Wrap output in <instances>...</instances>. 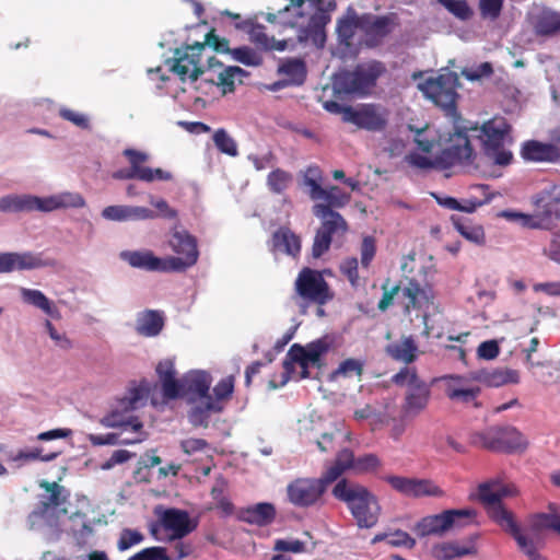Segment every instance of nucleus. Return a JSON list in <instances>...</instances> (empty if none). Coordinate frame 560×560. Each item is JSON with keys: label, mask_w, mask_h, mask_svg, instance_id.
<instances>
[{"label": "nucleus", "mask_w": 560, "mask_h": 560, "mask_svg": "<svg viewBox=\"0 0 560 560\" xmlns=\"http://www.w3.org/2000/svg\"><path fill=\"white\" fill-rule=\"evenodd\" d=\"M513 493L509 486H504L498 480L487 481L478 487L479 500L486 505L490 518L513 537L518 549L529 560H547L545 556L536 552L534 540L522 532L514 514L501 504L503 498Z\"/></svg>", "instance_id": "nucleus-1"}, {"label": "nucleus", "mask_w": 560, "mask_h": 560, "mask_svg": "<svg viewBox=\"0 0 560 560\" xmlns=\"http://www.w3.org/2000/svg\"><path fill=\"white\" fill-rule=\"evenodd\" d=\"M144 389L142 387H131L129 388L127 395L117 399V406L108 412L105 417L102 418L101 423L106 428H128L136 432L140 433L141 436L133 439H125L119 440L117 433H106V434H88L86 439L93 446L101 445H116V444H136L140 443L145 439V433L141 430L143 428L142 422L132 415H129L133 411L138 402L143 398Z\"/></svg>", "instance_id": "nucleus-2"}, {"label": "nucleus", "mask_w": 560, "mask_h": 560, "mask_svg": "<svg viewBox=\"0 0 560 560\" xmlns=\"http://www.w3.org/2000/svg\"><path fill=\"white\" fill-rule=\"evenodd\" d=\"M331 495L346 505L359 528H373L378 523L382 506L364 485L342 478L332 487Z\"/></svg>", "instance_id": "nucleus-3"}, {"label": "nucleus", "mask_w": 560, "mask_h": 560, "mask_svg": "<svg viewBox=\"0 0 560 560\" xmlns=\"http://www.w3.org/2000/svg\"><path fill=\"white\" fill-rule=\"evenodd\" d=\"M386 72L382 61L371 60L359 63L353 70H342L332 78V86L338 94L368 95L377 80Z\"/></svg>", "instance_id": "nucleus-4"}, {"label": "nucleus", "mask_w": 560, "mask_h": 560, "mask_svg": "<svg viewBox=\"0 0 560 560\" xmlns=\"http://www.w3.org/2000/svg\"><path fill=\"white\" fill-rule=\"evenodd\" d=\"M399 387H406L401 411L406 417H417L424 411L431 398V384L422 380L415 366H404L390 378Z\"/></svg>", "instance_id": "nucleus-5"}, {"label": "nucleus", "mask_w": 560, "mask_h": 560, "mask_svg": "<svg viewBox=\"0 0 560 560\" xmlns=\"http://www.w3.org/2000/svg\"><path fill=\"white\" fill-rule=\"evenodd\" d=\"M458 85L457 74L447 71L436 77L428 78L419 88L428 100L439 106L452 121L456 122L462 120L460 114L457 110L458 93L456 89Z\"/></svg>", "instance_id": "nucleus-6"}, {"label": "nucleus", "mask_w": 560, "mask_h": 560, "mask_svg": "<svg viewBox=\"0 0 560 560\" xmlns=\"http://www.w3.org/2000/svg\"><path fill=\"white\" fill-rule=\"evenodd\" d=\"M328 282L319 270L304 267L294 281L292 300L302 308V313L311 304L324 306L334 299Z\"/></svg>", "instance_id": "nucleus-7"}, {"label": "nucleus", "mask_w": 560, "mask_h": 560, "mask_svg": "<svg viewBox=\"0 0 560 560\" xmlns=\"http://www.w3.org/2000/svg\"><path fill=\"white\" fill-rule=\"evenodd\" d=\"M478 138L481 141L483 154L499 166L511 164L513 154L504 148V143L512 130L511 125L504 117H493L482 124Z\"/></svg>", "instance_id": "nucleus-8"}, {"label": "nucleus", "mask_w": 560, "mask_h": 560, "mask_svg": "<svg viewBox=\"0 0 560 560\" xmlns=\"http://www.w3.org/2000/svg\"><path fill=\"white\" fill-rule=\"evenodd\" d=\"M330 483L320 475L314 477H298L285 487L287 501L298 509L320 508Z\"/></svg>", "instance_id": "nucleus-9"}, {"label": "nucleus", "mask_w": 560, "mask_h": 560, "mask_svg": "<svg viewBox=\"0 0 560 560\" xmlns=\"http://www.w3.org/2000/svg\"><path fill=\"white\" fill-rule=\"evenodd\" d=\"M454 132L450 135L445 147L438 155V170H447L455 165L470 164L475 152L467 136V130H477V126H462L460 120L452 121Z\"/></svg>", "instance_id": "nucleus-10"}, {"label": "nucleus", "mask_w": 560, "mask_h": 560, "mask_svg": "<svg viewBox=\"0 0 560 560\" xmlns=\"http://www.w3.org/2000/svg\"><path fill=\"white\" fill-rule=\"evenodd\" d=\"M400 26L397 13L386 14L362 13L359 20V44L366 48H376Z\"/></svg>", "instance_id": "nucleus-11"}, {"label": "nucleus", "mask_w": 560, "mask_h": 560, "mask_svg": "<svg viewBox=\"0 0 560 560\" xmlns=\"http://www.w3.org/2000/svg\"><path fill=\"white\" fill-rule=\"evenodd\" d=\"M203 49L205 44H200L199 42L192 45H186L184 48L175 49L174 58L167 60L168 63H172L171 71L177 74L183 82L187 79L194 82L197 81L200 75L211 72L212 68L223 67L215 57H210L208 59V69L203 70L200 66V57Z\"/></svg>", "instance_id": "nucleus-12"}, {"label": "nucleus", "mask_w": 560, "mask_h": 560, "mask_svg": "<svg viewBox=\"0 0 560 560\" xmlns=\"http://www.w3.org/2000/svg\"><path fill=\"white\" fill-rule=\"evenodd\" d=\"M474 509L446 510L440 514L422 517L416 525V533L421 536L443 535L453 527H464L476 522Z\"/></svg>", "instance_id": "nucleus-13"}, {"label": "nucleus", "mask_w": 560, "mask_h": 560, "mask_svg": "<svg viewBox=\"0 0 560 560\" xmlns=\"http://www.w3.org/2000/svg\"><path fill=\"white\" fill-rule=\"evenodd\" d=\"M235 378L229 375L220 380L213 387V396L209 393L208 400L203 401V406H194L188 412L189 422L194 427L207 428L210 415L212 412H221L223 402L232 397L234 392Z\"/></svg>", "instance_id": "nucleus-14"}, {"label": "nucleus", "mask_w": 560, "mask_h": 560, "mask_svg": "<svg viewBox=\"0 0 560 560\" xmlns=\"http://www.w3.org/2000/svg\"><path fill=\"white\" fill-rule=\"evenodd\" d=\"M122 154L127 158L130 167L116 171L113 174L115 179H139L145 183L173 179L172 173L167 171L145 166L144 164L149 160V154L145 152L128 148L124 150Z\"/></svg>", "instance_id": "nucleus-15"}, {"label": "nucleus", "mask_w": 560, "mask_h": 560, "mask_svg": "<svg viewBox=\"0 0 560 560\" xmlns=\"http://www.w3.org/2000/svg\"><path fill=\"white\" fill-rule=\"evenodd\" d=\"M168 244L173 252L179 255L178 257H166V264H168L171 271H185L196 265L199 252L195 236L185 230H175L171 234Z\"/></svg>", "instance_id": "nucleus-16"}, {"label": "nucleus", "mask_w": 560, "mask_h": 560, "mask_svg": "<svg viewBox=\"0 0 560 560\" xmlns=\"http://www.w3.org/2000/svg\"><path fill=\"white\" fill-rule=\"evenodd\" d=\"M440 380L444 383V393L451 401L465 406L471 405L474 408L481 407L478 401L481 387L475 378L459 374H447L441 376Z\"/></svg>", "instance_id": "nucleus-17"}, {"label": "nucleus", "mask_w": 560, "mask_h": 560, "mask_svg": "<svg viewBox=\"0 0 560 560\" xmlns=\"http://www.w3.org/2000/svg\"><path fill=\"white\" fill-rule=\"evenodd\" d=\"M159 523L151 526V534L156 536L158 525L168 533V540H178L197 527V524L190 520L189 513L185 510L168 508L165 510H155Z\"/></svg>", "instance_id": "nucleus-18"}, {"label": "nucleus", "mask_w": 560, "mask_h": 560, "mask_svg": "<svg viewBox=\"0 0 560 560\" xmlns=\"http://www.w3.org/2000/svg\"><path fill=\"white\" fill-rule=\"evenodd\" d=\"M346 122L368 131H382L388 122V110L378 104H361L347 109Z\"/></svg>", "instance_id": "nucleus-19"}, {"label": "nucleus", "mask_w": 560, "mask_h": 560, "mask_svg": "<svg viewBox=\"0 0 560 560\" xmlns=\"http://www.w3.org/2000/svg\"><path fill=\"white\" fill-rule=\"evenodd\" d=\"M385 481L397 492L409 498L434 497L441 498L444 491L430 479L387 476Z\"/></svg>", "instance_id": "nucleus-20"}, {"label": "nucleus", "mask_w": 560, "mask_h": 560, "mask_svg": "<svg viewBox=\"0 0 560 560\" xmlns=\"http://www.w3.org/2000/svg\"><path fill=\"white\" fill-rule=\"evenodd\" d=\"M332 348V339L328 336H324L314 341L302 346L300 343H293L288 353L287 358L291 361L307 362L312 366L322 369L325 365V357Z\"/></svg>", "instance_id": "nucleus-21"}, {"label": "nucleus", "mask_w": 560, "mask_h": 560, "mask_svg": "<svg viewBox=\"0 0 560 560\" xmlns=\"http://www.w3.org/2000/svg\"><path fill=\"white\" fill-rule=\"evenodd\" d=\"M549 513H536L528 517L527 527L522 532L530 539L534 540L535 550L539 553L538 549L541 545L540 535L545 530H552L560 535V512L557 511L553 504L549 505Z\"/></svg>", "instance_id": "nucleus-22"}, {"label": "nucleus", "mask_w": 560, "mask_h": 560, "mask_svg": "<svg viewBox=\"0 0 560 560\" xmlns=\"http://www.w3.org/2000/svg\"><path fill=\"white\" fill-rule=\"evenodd\" d=\"M56 261L47 258L43 259L39 254L33 253H2L0 254V273L12 272L14 270H30L43 267H54Z\"/></svg>", "instance_id": "nucleus-23"}, {"label": "nucleus", "mask_w": 560, "mask_h": 560, "mask_svg": "<svg viewBox=\"0 0 560 560\" xmlns=\"http://www.w3.org/2000/svg\"><path fill=\"white\" fill-rule=\"evenodd\" d=\"M534 208L542 210L548 230L560 222V185H551L532 197Z\"/></svg>", "instance_id": "nucleus-24"}, {"label": "nucleus", "mask_w": 560, "mask_h": 560, "mask_svg": "<svg viewBox=\"0 0 560 560\" xmlns=\"http://www.w3.org/2000/svg\"><path fill=\"white\" fill-rule=\"evenodd\" d=\"M212 378L205 371H191L183 376L184 397L189 404L203 406L208 400Z\"/></svg>", "instance_id": "nucleus-25"}, {"label": "nucleus", "mask_w": 560, "mask_h": 560, "mask_svg": "<svg viewBox=\"0 0 560 560\" xmlns=\"http://www.w3.org/2000/svg\"><path fill=\"white\" fill-rule=\"evenodd\" d=\"M401 291L402 295L408 299V303L406 304L408 312L410 308H428L433 304L435 298L434 291L430 284L425 283L422 285L413 278L407 279V284Z\"/></svg>", "instance_id": "nucleus-26"}, {"label": "nucleus", "mask_w": 560, "mask_h": 560, "mask_svg": "<svg viewBox=\"0 0 560 560\" xmlns=\"http://www.w3.org/2000/svg\"><path fill=\"white\" fill-rule=\"evenodd\" d=\"M102 217L109 221H143L158 217L153 210L139 206H108L103 209Z\"/></svg>", "instance_id": "nucleus-27"}, {"label": "nucleus", "mask_w": 560, "mask_h": 560, "mask_svg": "<svg viewBox=\"0 0 560 560\" xmlns=\"http://www.w3.org/2000/svg\"><path fill=\"white\" fill-rule=\"evenodd\" d=\"M120 257L133 268L148 271H171L166 258H159L151 250H125L120 253Z\"/></svg>", "instance_id": "nucleus-28"}, {"label": "nucleus", "mask_w": 560, "mask_h": 560, "mask_svg": "<svg viewBox=\"0 0 560 560\" xmlns=\"http://www.w3.org/2000/svg\"><path fill=\"white\" fill-rule=\"evenodd\" d=\"M156 373L162 384V393L166 399L184 397L183 378L176 380V371L171 360H164L156 366Z\"/></svg>", "instance_id": "nucleus-29"}, {"label": "nucleus", "mask_w": 560, "mask_h": 560, "mask_svg": "<svg viewBox=\"0 0 560 560\" xmlns=\"http://www.w3.org/2000/svg\"><path fill=\"white\" fill-rule=\"evenodd\" d=\"M385 352L394 361L406 364L405 366L417 361L420 354L413 336H402L399 340L388 343L385 347Z\"/></svg>", "instance_id": "nucleus-30"}, {"label": "nucleus", "mask_w": 560, "mask_h": 560, "mask_svg": "<svg viewBox=\"0 0 560 560\" xmlns=\"http://www.w3.org/2000/svg\"><path fill=\"white\" fill-rule=\"evenodd\" d=\"M316 12L310 18L304 35L301 39H311L317 47H323L326 42L325 27L330 22V12L335 9L315 7Z\"/></svg>", "instance_id": "nucleus-31"}, {"label": "nucleus", "mask_w": 560, "mask_h": 560, "mask_svg": "<svg viewBox=\"0 0 560 560\" xmlns=\"http://www.w3.org/2000/svg\"><path fill=\"white\" fill-rule=\"evenodd\" d=\"M271 250L296 258L301 253V237L290 228L280 226L271 236Z\"/></svg>", "instance_id": "nucleus-32"}, {"label": "nucleus", "mask_w": 560, "mask_h": 560, "mask_svg": "<svg viewBox=\"0 0 560 560\" xmlns=\"http://www.w3.org/2000/svg\"><path fill=\"white\" fill-rule=\"evenodd\" d=\"M313 213L315 217L322 220L320 230L327 235L331 236L337 234L338 232L345 233L348 230V224L342 215L332 209H329V206H324L323 203H316L313 206Z\"/></svg>", "instance_id": "nucleus-33"}, {"label": "nucleus", "mask_w": 560, "mask_h": 560, "mask_svg": "<svg viewBox=\"0 0 560 560\" xmlns=\"http://www.w3.org/2000/svg\"><path fill=\"white\" fill-rule=\"evenodd\" d=\"M536 35L552 36L560 31V13L549 8H541L530 16Z\"/></svg>", "instance_id": "nucleus-34"}, {"label": "nucleus", "mask_w": 560, "mask_h": 560, "mask_svg": "<svg viewBox=\"0 0 560 560\" xmlns=\"http://www.w3.org/2000/svg\"><path fill=\"white\" fill-rule=\"evenodd\" d=\"M277 515L276 508L272 503L261 502L240 511V520L257 526L270 525Z\"/></svg>", "instance_id": "nucleus-35"}, {"label": "nucleus", "mask_w": 560, "mask_h": 560, "mask_svg": "<svg viewBox=\"0 0 560 560\" xmlns=\"http://www.w3.org/2000/svg\"><path fill=\"white\" fill-rule=\"evenodd\" d=\"M498 450L502 453L523 452L527 448L526 438L514 427H498Z\"/></svg>", "instance_id": "nucleus-36"}, {"label": "nucleus", "mask_w": 560, "mask_h": 560, "mask_svg": "<svg viewBox=\"0 0 560 560\" xmlns=\"http://www.w3.org/2000/svg\"><path fill=\"white\" fill-rule=\"evenodd\" d=\"M1 212L40 211V197L32 195H8L0 199Z\"/></svg>", "instance_id": "nucleus-37"}, {"label": "nucleus", "mask_w": 560, "mask_h": 560, "mask_svg": "<svg viewBox=\"0 0 560 560\" xmlns=\"http://www.w3.org/2000/svg\"><path fill=\"white\" fill-rule=\"evenodd\" d=\"M355 467V458L353 455V452L349 448H343L340 452H338L335 460L332 464L325 469V471L322 474L326 481H328L330 485L338 482L341 478V476L349 469Z\"/></svg>", "instance_id": "nucleus-38"}, {"label": "nucleus", "mask_w": 560, "mask_h": 560, "mask_svg": "<svg viewBox=\"0 0 560 560\" xmlns=\"http://www.w3.org/2000/svg\"><path fill=\"white\" fill-rule=\"evenodd\" d=\"M84 198L78 192H62L40 198V212H50L62 208H83Z\"/></svg>", "instance_id": "nucleus-39"}, {"label": "nucleus", "mask_w": 560, "mask_h": 560, "mask_svg": "<svg viewBox=\"0 0 560 560\" xmlns=\"http://www.w3.org/2000/svg\"><path fill=\"white\" fill-rule=\"evenodd\" d=\"M164 327L163 314L159 311L147 310L139 313L137 317L136 330L144 337L158 336Z\"/></svg>", "instance_id": "nucleus-40"}, {"label": "nucleus", "mask_w": 560, "mask_h": 560, "mask_svg": "<svg viewBox=\"0 0 560 560\" xmlns=\"http://www.w3.org/2000/svg\"><path fill=\"white\" fill-rule=\"evenodd\" d=\"M213 69L211 72L206 73L207 77L205 81L217 84L222 89L223 94L232 93L235 90V78H240V82H242L241 77L245 75L246 72L236 66H229L219 71L215 75L213 73Z\"/></svg>", "instance_id": "nucleus-41"}, {"label": "nucleus", "mask_w": 560, "mask_h": 560, "mask_svg": "<svg viewBox=\"0 0 560 560\" xmlns=\"http://www.w3.org/2000/svg\"><path fill=\"white\" fill-rule=\"evenodd\" d=\"M558 149L553 144L528 140L522 147V158L526 161L545 162L557 158Z\"/></svg>", "instance_id": "nucleus-42"}, {"label": "nucleus", "mask_w": 560, "mask_h": 560, "mask_svg": "<svg viewBox=\"0 0 560 560\" xmlns=\"http://www.w3.org/2000/svg\"><path fill=\"white\" fill-rule=\"evenodd\" d=\"M452 223L455 230L467 241L478 246L486 244V233L482 225L472 223L466 218L456 215L452 217Z\"/></svg>", "instance_id": "nucleus-43"}, {"label": "nucleus", "mask_w": 560, "mask_h": 560, "mask_svg": "<svg viewBox=\"0 0 560 560\" xmlns=\"http://www.w3.org/2000/svg\"><path fill=\"white\" fill-rule=\"evenodd\" d=\"M22 299L25 303L34 305L42 310L45 314L58 318L60 316L59 311L52 304V302L39 290L25 289L21 290Z\"/></svg>", "instance_id": "nucleus-44"}, {"label": "nucleus", "mask_w": 560, "mask_h": 560, "mask_svg": "<svg viewBox=\"0 0 560 560\" xmlns=\"http://www.w3.org/2000/svg\"><path fill=\"white\" fill-rule=\"evenodd\" d=\"M360 14L353 12L337 23V34L342 44L350 47L354 44V35L359 32Z\"/></svg>", "instance_id": "nucleus-45"}, {"label": "nucleus", "mask_w": 560, "mask_h": 560, "mask_svg": "<svg viewBox=\"0 0 560 560\" xmlns=\"http://www.w3.org/2000/svg\"><path fill=\"white\" fill-rule=\"evenodd\" d=\"M485 382L492 387H499L506 384H517L520 373L513 369H495L483 376Z\"/></svg>", "instance_id": "nucleus-46"}, {"label": "nucleus", "mask_w": 560, "mask_h": 560, "mask_svg": "<svg viewBox=\"0 0 560 560\" xmlns=\"http://www.w3.org/2000/svg\"><path fill=\"white\" fill-rule=\"evenodd\" d=\"M279 70L294 84H302L305 81L306 66L301 59H288L280 66Z\"/></svg>", "instance_id": "nucleus-47"}, {"label": "nucleus", "mask_w": 560, "mask_h": 560, "mask_svg": "<svg viewBox=\"0 0 560 560\" xmlns=\"http://www.w3.org/2000/svg\"><path fill=\"white\" fill-rule=\"evenodd\" d=\"M498 427H491L483 431L470 434V443L474 446L482 447L492 452L498 450Z\"/></svg>", "instance_id": "nucleus-48"}, {"label": "nucleus", "mask_w": 560, "mask_h": 560, "mask_svg": "<svg viewBox=\"0 0 560 560\" xmlns=\"http://www.w3.org/2000/svg\"><path fill=\"white\" fill-rule=\"evenodd\" d=\"M322 171L318 166H308L304 175V184L310 187V198L312 200H319L320 195L324 194V188L320 186Z\"/></svg>", "instance_id": "nucleus-49"}, {"label": "nucleus", "mask_w": 560, "mask_h": 560, "mask_svg": "<svg viewBox=\"0 0 560 560\" xmlns=\"http://www.w3.org/2000/svg\"><path fill=\"white\" fill-rule=\"evenodd\" d=\"M363 374V364L357 359H346L339 366L331 372L330 380L335 381L338 377H351L353 375L361 377Z\"/></svg>", "instance_id": "nucleus-50"}, {"label": "nucleus", "mask_w": 560, "mask_h": 560, "mask_svg": "<svg viewBox=\"0 0 560 560\" xmlns=\"http://www.w3.org/2000/svg\"><path fill=\"white\" fill-rule=\"evenodd\" d=\"M322 199L326 201V203L323 205L329 206V209L342 208L350 201V195L338 186H330L327 189L324 188V194L320 195L319 200Z\"/></svg>", "instance_id": "nucleus-51"}, {"label": "nucleus", "mask_w": 560, "mask_h": 560, "mask_svg": "<svg viewBox=\"0 0 560 560\" xmlns=\"http://www.w3.org/2000/svg\"><path fill=\"white\" fill-rule=\"evenodd\" d=\"M291 182L292 175L281 168L273 170L267 177L268 187L275 194H282Z\"/></svg>", "instance_id": "nucleus-52"}, {"label": "nucleus", "mask_w": 560, "mask_h": 560, "mask_svg": "<svg viewBox=\"0 0 560 560\" xmlns=\"http://www.w3.org/2000/svg\"><path fill=\"white\" fill-rule=\"evenodd\" d=\"M213 142L217 149L224 154L230 156H236L238 154L237 143L223 128L218 129L213 133Z\"/></svg>", "instance_id": "nucleus-53"}, {"label": "nucleus", "mask_w": 560, "mask_h": 560, "mask_svg": "<svg viewBox=\"0 0 560 560\" xmlns=\"http://www.w3.org/2000/svg\"><path fill=\"white\" fill-rule=\"evenodd\" d=\"M250 39L256 45L261 46L265 49H277L283 50L285 48L284 42L275 43V39H269L267 34L265 33V26L262 25H254L249 32Z\"/></svg>", "instance_id": "nucleus-54"}, {"label": "nucleus", "mask_w": 560, "mask_h": 560, "mask_svg": "<svg viewBox=\"0 0 560 560\" xmlns=\"http://www.w3.org/2000/svg\"><path fill=\"white\" fill-rule=\"evenodd\" d=\"M450 13L466 21L472 16V10L466 0H438Z\"/></svg>", "instance_id": "nucleus-55"}, {"label": "nucleus", "mask_w": 560, "mask_h": 560, "mask_svg": "<svg viewBox=\"0 0 560 560\" xmlns=\"http://www.w3.org/2000/svg\"><path fill=\"white\" fill-rule=\"evenodd\" d=\"M534 213L522 212L518 225L530 230H548L541 209L534 208Z\"/></svg>", "instance_id": "nucleus-56"}, {"label": "nucleus", "mask_w": 560, "mask_h": 560, "mask_svg": "<svg viewBox=\"0 0 560 560\" xmlns=\"http://www.w3.org/2000/svg\"><path fill=\"white\" fill-rule=\"evenodd\" d=\"M61 454V451L50 452L47 454H43V447H34L30 451H20L14 460H23V462H33V460H42V462H51L56 459Z\"/></svg>", "instance_id": "nucleus-57"}, {"label": "nucleus", "mask_w": 560, "mask_h": 560, "mask_svg": "<svg viewBox=\"0 0 560 560\" xmlns=\"http://www.w3.org/2000/svg\"><path fill=\"white\" fill-rule=\"evenodd\" d=\"M143 540L144 536L141 532L131 528H124L120 532L119 539L117 541V548L119 551H125L142 542Z\"/></svg>", "instance_id": "nucleus-58"}, {"label": "nucleus", "mask_w": 560, "mask_h": 560, "mask_svg": "<svg viewBox=\"0 0 560 560\" xmlns=\"http://www.w3.org/2000/svg\"><path fill=\"white\" fill-rule=\"evenodd\" d=\"M231 55L236 61L246 66H258L261 63L260 56L247 46L232 49Z\"/></svg>", "instance_id": "nucleus-59"}, {"label": "nucleus", "mask_w": 560, "mask_h": 560, "mask_svg": "<svg viewBox=\"0 0 560 560\" xmlns=\"http://www.w3.org/2000/svg\"><path fill=\"white\" fill-rule=\"evenodd\" d=\"M504 0H479V11L483 19L497 20L502 12Z\"/></svg>", "instance_id": "nucleus-60"}, {"label": "nucleus", "mask_w": 560, "mask_h": 560, "mask_svg": "<svg viewBox=\"0 0 560 560\" xmlns=\"http://www.w3.org/2000/svg\"><path fill=\"white\" fill-rule=\"evenodd\" d=\"M299 364L300 368H301V372H300V378L301 380H304V378H308L310 377V370L308 368L312 366L311 364H308L307 362H305L303 360L302 361H291L290 359H288L285 357V360L283 361V374H282V380H281V385H284L288 383V381L291 378V374L293 373L294 371V364Z\"/></svg>", "instance_id": "nucleus-61"}, {"label": "nucleus", "mask_w": 560, "mask_h": 560, "mask_svg": "<svg viewBox=\"0 0 560 560\" xmlns=\"http://www.w3.org/2000/svg\"><path fill=\"white\" fill-rule=\"evenodd\" d=\"M128 560H171L166 548L155 546L148 547L131 556Z\"/></svg>", "instance_id": "nucleus-62"}, {"label": "nucleus", "mask_w": 560, "mask_h": 560, "mask_svg": "<svg viewBox=\"0 0 560 560\" xmlns=\"http://www.w3.org/2000/svg\"><path fill=\"white\" fill-rule=\"evenodd\" d=\"M430 129L428 127L418 129L415 136V142L419 150L424 153H431L436 144L435 137L429 135Z\"/></svg>", "instance_id": "nucleus-63"}, {"label": "nucleus", "mask_w": 560, "mask_h": 560, "mask_svg": "<svg viewBox=\"0 0 560 560\" xmlns=\"http://www.w3.org/2000/svg\"><path fill=\"white\" fill-rule=\"evenodd\" d=\"M405 159L409 165L419 170L438 168V155H435L434 159H430L428 156L413 152L406 155Z\"/></svg>", "instance_id": "nucleus-64"}]
</instances>
